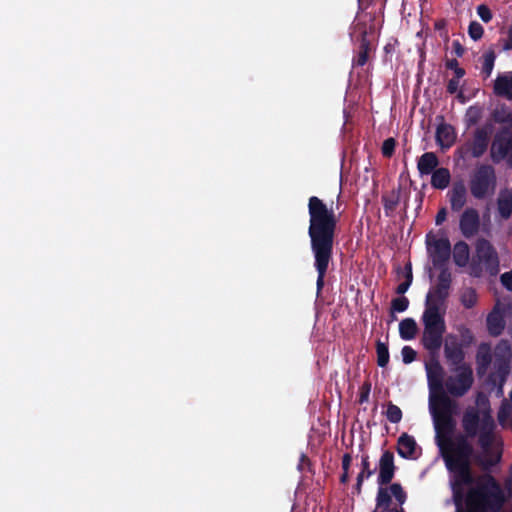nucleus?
I'll list each match as a JSON object with an SVG mask.
<instances>
[{"mask_svg":"<svg viewBox=\"0 0 512 512\" xmlns=\"http://www.w3.org/2000/svg\"><path fill=\"white\" fill-rule=\"evenodd\" d=\"M454 416L452 427L443 438L435 429V439L451 473L450 485L457 512H497L505 500L500 487L491 476L474 479L470 471L472 460L488 468L501 457V441L494 433L495 423L487 398L479 395L476 405L464 411L463 435L455 439L452 438L456 425Z\"/></svg>","mask_w":512,"mask_h":512,"instance_id":"1","label":"nucleus"},{"mask_svg":"<svg viewBox=\"0 0 512 512\" xmlns=\"http://www.w3.org/2000/svg\"><path fill=\"white\" fill-rule=\"evenodd\" d=\"M448 258H436L430 268V277L436 278V284L426 296L425 311L422 316L424 324L423 343L431 350H438L442 344L445 331L444 301L449 294L450 273L447 269Z\"/></svg>","mask_w":512,"mask_h":512,"instance_id":"2","label":"nucleus"},{"mask_svg":"<svg viewBox=\"0 0 512 512\" xmlns=\"http://www.w3.org/2000/svg\"><path fill=\"white\" fill-rule=\"evenodd\" d=\"M309 227L311 250L314 256H332L337 217L333 208L317 196L308 199Z\"/></svg>","mask_w":512,"mask_h":512,"instance_id":"3","label":"nucleus"},{"mask_svg":"<svg viewBox=\"0 0 512 512\" xmlns=\"http://www.w3.org/2000/svg\"><path fill=\"white\" fill-rule=\"evenodd\" d=\"M429 385V412L433 419L434 429L440 437H444L452 427V415L457 413L458 404L443 393V369L438 361L426 364Z\"/></svg>","mask_w":512,"mask_h":512,"instance_id":"4","label":"nucleus"},{"mask_svg":"<svg viewBox=\"0 0 512 512\" xmlns=\"http://www.w3.org/2000/svg\"><path fill=\"white\" fill-rule=\"evenodd\" d=\"M473 381L471 367L462 363L450 369L445 377L443 389L453 397H462L470 390Z\"/></svg>","mask_w":512,"mask_h":512,"instance_id":"5","label":"nucleus"},{"mask_svg":"<svg viewBox=\"0 0 512 512\" xmlns=\"http://www.w3.org/2000/svg\"><path fill=\"white\" fill-rule=\"evenodd\" d=\"M375 30L374 19L370 18V24L358 20L354 23L351 32V38L359 43L357 56L353 59V66L363 67L369 59L371 51V42L368 35L373 34Z\"/></svg>","mask_w":512,"mask_h":512,"instance_id":"6","label":"nucleus"},{"mask_svg":"<svg viewBox=\"0 0 512 512\" xmlns=\"http://www.w3.org/2000/svg\"><path fill=\"white\" fill-rule=\"evenodd\" d=\"M495 169L489 164H481L474 171L470 180V192L476 199H484L495 189Z\"/></svg>","mask_w":512,"mask_h":512,"instance_id":"7","label":"nucleus"},{"mask_svg":"<svg viewBox=\"0 0 512 512\" xmlns=\"http://www.w3.org/2000/svg\"><path fill=\"white\" fill-rule=\"evenodd\" d=\"M492 128L491 124H485L475 129L472 139L465 142L458 149L460 156L462 158L467 156H471L472 158L482 157L488 149Z\"/></svg>","mask_w":512,"mask_h":512,"instance_id":"8","label":"nucleus"},{"mask_svg":"<svg viewBox=\"0 0 512 512\" xmlns=\"http://www.w3.org/2000/svg\"><path fill=\"white\" fill-rule=\"evenodd\" d=\"M491 160L498 164L506 160L508 166L512 167V131L508 127L500 128L491 143Z\"/></svg>","mask_w":512,"mask_h":512,"instance_id":"9","label":"nucleus"},{"mask_svg":"<svg viewBox=\"0 0 512 512\" xmlns=\"http://www.w3.org/2000/svg\"><path fill=\"white\" fill-rule=\"evenodd\" d=\"M426 246L429 256H451V244L443 232L426 235Z\"/></svg>","mask_w":512,"mask_h":512,"instance_id":"10","label":"nucleus"},{"mask_svg":"<svg viewBox=\"0 0 512 512\" xmlns=\"http://www.w3.org/2000/svg\"><path fill=\"white\" fill-rule=\"evenodd\" d=\"M480 227V216L476 209L466 208L459 221V228L462 235L470 238L476 235Z\"/></svg>","mask_w":512,"mask_h":512,"instance_id":"11","label":"nucleus"},{"mask_svg":"<svg viewBox=\"0 0 512 512\" xmlns=\"http://www.w3.org/2000/svg\"><path fill=\"white\" fill-rule=\"evenodd\" d=\"M451 210L459 212L466 204L467 189L462 181L455 182L448 192Z\"/></svg>","mask_w":512,"mask_h":512,"instance_id":"12","label":"nucleus"},{"mask_svg":"<svg viewBox=\"0 0 512 512\" xmlns=\"http://www.w3.org/2000/svg\"><path fill=\"white\" fill-rule=\"evenodd\" d=\"M493 92L496 96L512 101V73H500L494 80Z\"/></svg>","mask_w":512,"mask_h":512,"instance_id":"13","label":"nucleus"},{"mask_svg":"<svg viewBox=\"0 0 512 512\" xmlns=\"http://www.w3.org/2000/svg\"><path fill=\"white\" fill-rule=\"evenodd\" d=\"M436 142L442 148H450L456 140L455 128L445 122H441L436 129Z\"/></svg>","mask_w":512,"mask_h":512,"instance_id":"14","label":"nucleus"},{"mask_svg":"<svg viewBox=\"0 0 512 512\" xmlns=\"http://www.w3.org/2000/svg\"><path fill=\"white\" fill-rule=\"evenodd\" d=\"M402 187L399 185L396 189L391 190L388 193H384L381 196V202L383 204L384 213L387 217L393 216L397 206L400 203Z\"/></svg>","mask_w":512,"mask_h":512,"instance_id":"15","label":"nucleus"},{"mask_svg":"<svg viewBox=\"0 0 512 512\" xmlns=\"http://www.w3.org/2000/svg\"><path fill=\"white\" fill-rule=\"evenodd\" d=\"M439 165V159L434 152H425L417 161V169L421 176L432 174Z\"/></svg>","mask_w":512,"mask_h":512,"instance_id":"16","label":"nucleus"},{"mask_svg":"<svg viewBox=\"0 0 512 512\" xmlns=\"http://www.w3.org/2000/svg\"><path fill=\"white\" fill-rule=\"evenodd\" d=\"M393 475V455L389 452H385L380 458L378 481L380 484L388 483L393 478Z\"/></svg>","mask_w":512,"mask_h":512,"instance_id":"17","label":"nucleus"},{"mask_svg":"<svg viewBox=\"0 0 512 512\" xmlns=\"http://www.w3.org/2000/svg\"><path fill=\"white\" fill-rule=\"evenodd\" d=\"M417 450V444L415 439L408 435L403 434L398 440V453L404 458L414 457Z\"/></svg>","mask_w":512,"mask_h":512,"instance_id":"18","label":"nucleus"},{"mask_svg":"<svg viewBox=\"0 0 512 512\" xmlns=\"http://www.w3.org/2000/svg\"><path fill=\"white\" fill-rule=\"evenodd\" d=\"M497 209L503 219H509L512 215V193L502 190L497 199Z\"/></svg>","mask_w":512,"mask_h":512,"instance_id":"19","label":"nucleus"},{"mask_svg":"<svg viewBox=\"0 0 512 512\" xmlns=\"http://www.w3.org/2000/svg\"><path fill=\"white\" fill-rule=\"evenodd\" d=\"M451 174L448 168H437L431 174V186L435 189L443 190L449 186Z\"/></svg>","mask_w":512,"mask_h":512,"instance_id":"20","label":"nucleus"},{"mask_svg":"<svg viewBox=\"0 0 512 512\" xmlns=\"http://www.w3.org/2000/svg\"><path fill=\"white\" fill-rule=\"evenodd\" d=\"M455 259H456L457 265H459V266H466L470 261H471V263H470L471 265H474L476 262H478V264L483 265L486 268H490L491 275H494L498 272L497 263H496L497 258H464V257H461V258H455Z\"/></svg>","mask_w":512,"mask_h":512,"instance_id":"21","label":"nucleus"},{"mask_svg":"<svg viewBox=\"0 0 512 512\" xmlns=\"http://www.w3.org/2000/svg\"><path fill=\"white\" fill-rule=\"evenodd\" d=\"M496 57V53L493 49H489L483 53L481 57L482 67L480 74L484 80L488 79L491 76L492 71L494 69Z\"/></svg>","mask_w":512,"mask_h":512,"instance_id":"22","label":"nucleus"},{"mask_svg":"<svg viewBox=\"0 0 512 512\" xmlns=\"http://www.w3.org/2000/svg\"><path fill=\"white\" fill-rule=\"evenodd\" d=\"M498 421L503 427L512 430V392L509 401L505 400L498 412Z\"/></svg>","mask_w":512,"mask_h":512,"instance_id":"23","label":"nucleus"},{"mask_svg":"<svg viewBox=\"0 0 512 512\" xmlns=\"http://www.w3.org/2000/svg\"><path fill=\"white\" fill-rule=\"evenodd\" d=\"M417 331L416 322L411 318H406L402 320L399 324V333L400 336L405 340L412 339Z\"/></svg>","mask_w":512,"mask_h":512,"instance_id":"24","label":"nucleus"},{"mask_svg":"<svg viewBox=\"0 0 512 512\" xmlns=\"http://www.w3.org/2000/svg\"><path fill=\"white\" fill-rule=\"evenodd\" d=\"M487 325L489 332L491 334H500L504 327V323L501 314L497 310H494L492 313L489 314L487 318Z\"/></svg>","mask_w":512,"mask_h":512,"instance_id":"25","label":"nucleus"},{"mask_svg":"<svg viewBox=\"0 0 512 512\" xmlns=\"http://www.w3.org/2000/svg\"><path fill=\"white\" fill-rule=\"evenodd\" d=\"M391 496L389 488H379L377 506L374 512H386L389 507Z\"/></svg>","mask_w":512,"mask_h":512,"instance_id":"26","label":"nucleus"},{"mask_svg":"<svg viewBox=\"0 0 512 512\" xmlns=\"http://www.w3.org/2000/svg\"><path fill=\"white\" fill-rule=\"evenodd\" d=\"M454 344L455 338L453 336H448L445 343V354L447 358L453 361H458L462 358V352L460 349L452 347Z\"/></svg>","mask_w":512,"mask_h":512,"instance_id":"27","label":"nucleus"},{"mask_svg":"<svg viewBox=\"0 0 512 512\" xmlns=\"http://www.w3.org/2000/svg\"><path fill=\"white\" fill-rule=\"evenodd\" d=\"M495 357L500 361L507 363L512 355V349L508 342L502 341L498 344L494 352Z\"/></svg>","mask_w":512,"mask_h":512,"instance_id":"28","label":"nucleus"},{"mask_svg":"<svg viewBox=\"0 0 512 512\" xmlns=\"http://www.w3.org/2000/svg\"><path fill=\"white\" fill-rule=\"evenodd\" d=\"M376 352L378 365L381 367L386 366L389 362V352L386 344L378 341L376 346Z\"/></svg>","mask_w":512,"mask_h":512,"instance_id":"29","label":"nucleus"},{"mask_svg":"<svg viewBox=\"0 0 512 512\" xmlns=\"http://www.w3.org/2000/svg\"><path fill=\"white\" fill-rule=\"evenodd\" d=\"M329 258H317L316 268L318 270L317 287L320 289L323 286V277L328 268Z\"/></svg>","mask_w":512,"mask_h":512,"instance_id":"30","label":"nucleus"},{"mask_svg":"<svg viewBox=\"0 0 512 512\" xmlns=\"http://www.w3.org/2000/svg\"><path fill=\"white\" fill-rule=\"evenodd\" d=\"M482 117V108L479 106H470L466 112V119L469 125L477 124Z\"/></svg>","mask_w":512,"mask_h":512,"instance_id":"31","label":"nucleus"},{"mask_svg":"<svg viewBox=\"0 0 512 512\" xmlns=\"http://www.w3.org/2000/svg\"><path fill=\"white\" fill-rule=\"evenodd\" d=\"M468 34L474 41L480 40L484 34V28L477 21H472L468 27Z\"/></svg>","mask_w":512,"mask_h":512,"instance_id":"32","label":"nucleus"},{"mask_svg":"<svg viewBox=\"0 0 512 512\" xmlns=\"http://www.w3.org/2000/svg\"><path fill=\"white\" fill-rule=\"evenodd\" d=\"M405 279H406L405 282L401 283L397 287V292L399 294H404L408 290V288L412 282V267H411L410 262H408L405 266Z\"/></svg>","mask_w":512,"mask_h":512,"instance_id":"33","label":"nucleus"},{"mask_svg":"<svg viewBox=\"0 0 512 512\" xmlns=\"http://www.w3.org/2000/svg\"><path fill=\"white\" fill-rule=\"evenodd\" d=\"M476 301H477V296H476V293L474 290L466 289L463 291V293L461 295V303L466 308L473 307L475 305Z\"/></svg>","mask_w":512,"mask_h":512,"instance_id":"34","label":"nucleus"},{"mask_svg":"<svg viewBox=\"0 0 512 512\" xmlns=\"http://www.w3.org/2000/svg\"><path fill=\"white\" fill-rule=\"evenodd\" d=\"M386 416L390 422L398 423L402 418L401 409L398 406L390 403L386 410Z\"/></svg>","mask_w":512,"mask_h":512,"instance_id":"35","label":"nucleus"},{"mask_svg":"<svg viewBox=\"0 0 512 512\" xmlns=\"http://www.w3.org/2000/svg\"><path fill=\"white\" fill-rule=\"evenodd\" d=\"M395 147H396V140L392 137L387 138L386 140H384L382 147H381L382 155L386 158L392 157L395 152Z\"/></svg>","mask_w":512,"mask_h":512,"instance_id":"36","label":"nucleus"},{"mask_svg":"<svg viewBox=\"0 0 512 512\" xmlns=\"http://www.w3.org/2000/svg\"><path fill=\"white\" fill-rule=\"evenodd\" d=\"M390 493L402 505L406 500V494L399 484H393L389 487Z\"/></svg>","mask_w":512,"mask_h":512,"instance_id":"37","label":"nucleus"},{"mask_svg":"<svg viewBox=\"0 0 512 512\" xmlns=\"http://www.w3.org/2000/svg\"><path fill=\"white\" fill-rule=\"evenodd\" d=\"M477 14L485 23H489L493 18L490 8L485 4H481L477 7Z\"/></svg>","mask_w":512,"mask_h":512,"instance_id":"38","label":"nucleus"},{"mask_svg":"<svg viewBox=\"0 0 512 512\" xmlns=\"http://www.w3.org/2000/svg\"><path fill=\"white\" fill-rule=\"evenodd\" d=\"M469 246L464 241H459L454 245L453 254L451 256H469Z\"/></svg>","mask_w":512,"mask_h":512,"instance_id":"39","label":"nucleus"},{"mask_svg":"<svg viewBox=\"0 0 512 512\" xmlns=\"http://www.w3.org/2000/svg\"><path fill=\"white\" fill-rule=\"evenodd\" d=\"M409 301L405 297L396 298L392 302V308L396 312H403L407 309Z\"/></svg>","mask_w":512,"mask_h":512,"instance_id":"40","label":"nucleus"},{"mask_svg":"<svg viewBox=\"0 0 512 512\" xmlns=\"http://www.w3.org/2000/svg\"><path fill=\"white\" fill-rule=\"evenodd\" d=\"M477 359H478V362L481 365H483V366L486 365L490 361V358H489V347L488 346L482 345L479 348V351H478V354H477Z\"/></svg>","mask_w":512,"mask_h":512,"instance_id":"41","label":"nucleus"},{"mask_svg":"<svg viewBox=\"0 0 512 512\" xmlns=\"http://www.w3.org/2000/svg\"><path fill=\"white\" fill-rule=\"evenodd\" d=\"M434 29L440 32V36L448 39L447 21L445 19H438L434 22Z\"/></svg>","mask_w":512,"mask_h":512,"instance_id":"42","label":"nucleus"},{"mask_svg":"<svg viewBox=\"0 0 512 512\" xmlns=\"http://www.w3.org/2000/svg\"><path fill=\"white\" fill-rule=\"evenodd\" d=\"M401 354H402L403 361L405 363L412 362L415 359V356H416L415 351L411 347H409V346H405L402 349Z\"/></svg>","mask_w":512,"mask_h":512,"instance_id":"43","label":"nucleus"},{"mask_svg":"<svg viewBox=\"0 0 512 512\" xmlns=\"http://www.w3.org/2000/svg\"><path fill=\"white\" fill-rule=\"evenodd\" d=\"M459 82L460 80L459 79H456V78H451L448 83H447V86H446V90L449 94H455L457 91H458V88H459Z\"/></svg>","mask_w":512,"mask_h":512,"instance_id":"44","label":"nucleus"},{"mask_svg":"<svg viewBox=\"0 0 512 512\" xmlns=\"http://www.w3.org/2000/svg\"><path fill=\"white\" fill-rule=\"evenodd\" d=\"M501 282L505 288L512 291V270L502 274Z\"/></svg>","mask_w":512,"mask_h":512,"instance_id":"45","label":"nucleus"},{"mask_svg":"<svg viewBox=\"0 0 512 512\" xmlns=\"http://www.w3.org/2000/svg\"><path fill=\"white\" fill-rule=\"evenodd\" d=\"M446 217H447V209L445 207H443L436 214V217H435L436 225H441L446 220Z\"/></svg>","mask_w":512,"mask_h":512,"instance_id":"46","label":"nucleus"},{"mask_svg":"<svg viewBox=\"0 0 512 512\" xmlns=\"http://www.w3.org/2000/svg\"><path fill=\"white\" fill-rule=\"evenodd\" d=\"M452 48H453V52L456 54L457 57L463 56L465 49L459 41H457V40L454 41L452 44Z\"/></svg>","mask_w":512,"mask_h":512,"instance_id":"47","label":"nucleus"},{"mask_svg":"<svg viewBox=\"0 0 512 512\" xmlns=\"http://www.w3.org/2000/svg\"><path fill=\"white\" fill-rule=\"evenodd\" d=\"M504 50H512V25L510 26L508 33H507V39L503 45Z\"/></svg>","mask_w":512,"mask_h":512,"instance_id":"48","label":"nucleus"},{"mask_svg":"<svg viewBox=\"0 0 512 512\" xmlns=\"http://www.w3.org/2000/svg\"><path fill=\"white\" fill-rule=\"evenodd\" d=\"M445 66H446V68H447V69H449V70H453V71H454L455 69H457L458 67H460V66H459V62H458V60H457V59H455V58H453V59H448V60L446 61V63H445Z\"/></svg>","mask_w":512,"mask_h":512,"instance_id":"49","label":"nucleus"},{"mask_svg":"<svg viewBox=\"0 0 512 512\" xmlns=\"http://www.w3.org/2000/svg\"><path fill=\"white\" fill-rule=\"evenodd\" d=\"M465 70L461 67H458L457 69L454 70V77L453 78H456V79H461L464 77L465 75Z\"/></svg>","mask_w":512,"mask_h":512,"instance_id":"50","label":"nucleus"},{"mask_svg":"<svg viewBox=\"0 0 512 512\" xmlns=\"http://www.w3.org/2000/svg\"><path fill=\"white\" fill-rule=\"evenodd\" d=\"M484 246H487L489 249H492L491 245L489 244L488 241L486 240H481L478 242V250H480L481 248H483Z\"/></svg>","mask_w":512,"mask_h":512,"instance_id":"51","label":"nucleus"},{"mask_svg":"<svg viewBox=\"0 0 512 512\" xmlns=\"http://www.w3.org/2000/svg\"><path fill=\"white\" fill-rule=\"evenodd\" d=\"M497 122H511L512 123V112L508 113L504 119H496Z\"/></svg>","mask_w":512,"mask_h":512,"instance_id":"52","label":"nucleus"},{"mask_svg":"<svg viewBox=\"0 0 512 512\" xmlns=\"http://www.w3.org/2000/svg\"><path fill=\"white\" fill-rule=\"evenodd\" d=\"M481 273L482 272L480 270H477V269H474V268H472L470 270V274L475 275V276H479V275H481Z\"/></svg>","mask_w":512,"mask_h":512,"instance_id":"53","label":"nucleus"},{"mask_svg":"<svg viewBox=\"0 0 512 512\" xmlns=\"http://www.w3.org/2000/svg\"><path fill=\"white\" fill-rule=\"evenodd\" d=\"M368 392H369V390H367V391L362 395V397H361V401H364V400H366V399H367V397H368Z\"/></svg>","mask_w":512,"mask_h":512,"instance_id":"54","label":"nucleus"},{"mask_svg":"<svg viewBox=\"0 0 512 512\" xmlns=\"http://www.w3.org/2000/svg\"><path fill=\"white\" fill-rule=\"evenodd\" d=\"M362 475H363V474H360V475H359V477H358V484H360V483H361V481H362Z\"/></svg>","mask_w":512,"mask_h":512,"instance_id":"55","label":"nucleus"},{"mask_svg":"<svg viewBox=\"0 0 512 512\" xmlns=\"http://www.w3.org/2000/svg\"><path fill=\"white\" fill-rule=\"evenodd\" d=\"M510 481L512 483V465H511V470H510Z\"/></svg>","mask_w":512,"mask_h":512,"instance_id":"56","label":"nucleus"},{"mask_svg":"<svg viewBox=\"0 0 512 512\" xmlns=\"http://www.w3.org/2000/svg\"><path fill=\"white\" fill-rule=\"evenodd\" d=\"M483 256L490 257V256H493V255H492V253H486V254H484Z\"/></svg>","mask_w":512,"mask_h":512,"instance_id":"57","label":"nucleus"},{"mask_svg":"<svg viewBox=\"0 0 512 512\" xmlns=\"http://www.w3.org/2000/svg\"><path fill=\"white\" fill-rule=\"evenodd\" d=\"M462 96H463V93H462V92H460V93L458 94V97H459V98H461Z\"/></svg>","mask_w":512,"mask_h":512,"instance_id":"58","label":"nucleus"},{"mask_svg":"<svg viewBox=\"0 0 512 512\" xmlns=\"http://www.w3.org/2000/svg\"><path fill=\"white\" fill-rule=\"evenodd\" d=\"M395 512H404V510L401 508L399 510H396Z\"/></svg>","mask_w":512,"mask_h":512,"instance_id":"59","label":"nucleus"}]
</instances>
